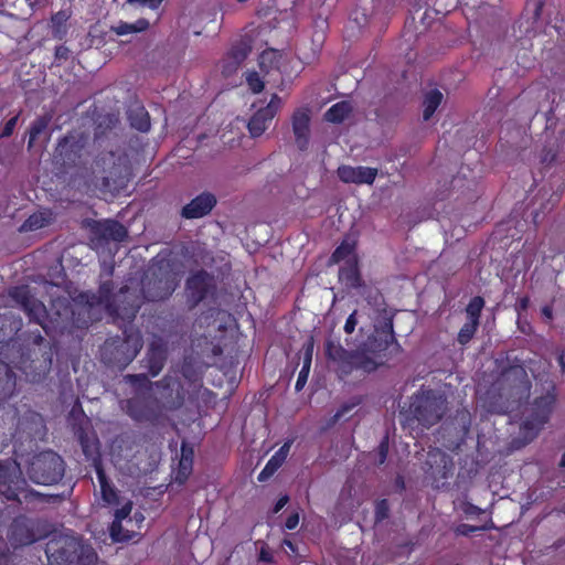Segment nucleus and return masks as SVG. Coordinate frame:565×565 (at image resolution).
Here are the masks:
<instances>
[{"label":"nucleus","instance_id":"nucleus-1","mask_svg":"<svg viewBox=\"0 0 565 565\" xmlns=\"http://www.w3.org/2000/svg\"><path fill=\"white\" fill-rule=\"evenodd\" d=\"M393 338V324L388 321L382 330L376 329L375 334L356 351L349 352L340 344L329 342L327 354L330 360L337 363L341 373L345 375L354 369L372 372L383 363L381 353L388 348Z\"/></svg>","mask_w":565,"mask_h":565},{"label":"nucleus","instance_id":"nucleus-2","mask_svg":"<svg viewBox=\"0 0 565 565\" xmlns=\"http://www.w3.org/2000/svg\"><path fill=\"white\" fill-rule=\"evenodd\" d=\"M45 554L51 565H92L96 554L73 533L54 534L46 543Z\"/></svg>","mask_w":565,"mask_h":565},{"label":"nucleus","instance_id":"nucleus-3","mask_svg":"<svg viewBox=\"0 0 565 565\" xmlns=\"http://www.w3.org/2000/svg\"><path fill=\"white\" fill-rule=\"evenodd\" d=\"M87 302L88 306L85 307L84 310L88 313L100 307L109 316L127 321H131L140 308L139 297L132 296L127 286L121 288L120 291L114 296V299H111V286L108 282H104L100 286L98 297L93 296L92 301Z\"/></svg>","mask_w":565,"mask_h":565},{"label":"nucleus","instance_id":"nucleus-4","mask_svg":"<svg viewBox=\"0 0 565 565\" xmlns=\"http://www.w3.org/2000/svg\"><path fill=\"white\" fill-rule=\"evenodd\" d=\"M93 183L102 191L114 192L124 186L128 177L127 159L113 151L103 152L92 164Z\"/></svg>","mask_w":565,"mask_h":565},{"label":"nucleus","instance_id":"nucleus-5","mask_svg":"<svg viewBox=\"0 0 565 565\" xmlns=\"http://www.w3.org/2000/svg\"><path fill=\"white\" fill-rule=\"evenodd\" d=\"M169 263L160 259L149 267L142 281V292L146 299L156 301L169 297L178 286L177 275L168 271Z\"/></svg>","mask_w":565,"mask_h":565},{"label":"nucleus","instance_id":"nucleus-6","mask_svg":"<svg viewBox=\"0 0 565 565\" xmlns=\"http://www.w3.org/2000/svg\"><path fill=\"white\" fill-rule=\"evenodd\" d=\"M446 409L445 398L433 391H422L412 397L409 414L422 426L430 427L443 416Z\"/></svg>","mask_w":565,"mask_h":565},{"label":"nucleus","instance_id":"nucleus-7","mask_svg":"<svg viewBox=\"0 0 565 565\" xmlns=\"http://www.w3.org/2000/svg\"><path fill=\"white\" fill-rule=\"evenodd\" d=\"M64 476V461L54 451H44L33 458L29 477L40 484L57 483Z\"/></svg>","mask_w":565,"mask_h":565},{"label":"nucleus","instance_id":"nucleus-8","mask_svg":"<svg viewBox=\"0 0 565 565\" xmlns=\"http://www.w3.org/2000/svg\"><path fill=\"white\" fill-rule=\"evenodd\" d=\"M25 481L21 478L20 467L15 461L0 460V494L8 500L20 501Z\"/></svg>","mask_w":565,"mask_h":565},{"label":"nucleus","instance_id":"nucleus-9","mask_svg":"<svg viewBox=\"0 0 565 565\" xmlns=\"http://www.w3.org/2000/svg\"><path fill=\"white\" fill-rule=\"evenodd\" d=\"M9 296L23 309L30 320L45 329L46 308L38 300L28 286H18L9 290Z\"/></svg>","mask_w":565,"mask_h":565},{"label":"nucleus","instance_id":"nucleus-10","mask_svg":"<svg viewBox=\"0 0 565 565\" xmlns=\"http://www.w3.org/2000/svg\"><path fill=\"white\" fill-rule=\"evenodd\" d=\"M426 473L436 488L444 486L445 480L452 476V459L440 449H431L427 454Z\"/></svg>","mask_w":565,"mask_h":565},{"label":"nucleus","instance_id":"nucleus-11","mask_svg":"<svg viewBox=\"0 0 565 565\" xmlns=\"http://www.w3.org/2000/svg\"><path fill=\"white\" fill-rule=\"evenodd\" d=\"M44 533L40 532L38 524L25 518H18L10 527V542L14 547L24 546L40 540Z\"/></svg>","mask_w":565,"mask_h":565},{"label":"nucleus","instance_id":"nucleus-12","mask_svg":"<svg viewBox=\"0 0 565 565\" xmlns=\"http://www.w3.org/2000/svg\"><path fill=\"white\" fill-rule=\"evenodd\" d=\"M282 104L278 95H273L271 99L266 107L259 108L248 121V131L252 137L256 138L262 136L267 129L269 122L273 120Z\"/></svg>","mask_w":565,"mask_h":565},{"label":"nucleus","instance_id":"nucleus-13","mask_svg":"<svg viewBox=\"0 0 565 565\" xmlns=\"http://www.w3.org/2000/svg\"><path fill=\"white\" fill-rule=\"evenodd\" d=\"M127 412L136 420H152L160 414L161 406L157 399L136 396L127 402Z\"/></svg>","mask_w":565,"mask_h":565},{"label":"nucleus","instance_id":"nucleus-14","mask_svg":"<svg viewBox=\"0 0 565 565\" xmlns=\"http://www.w3.org/2000/svg\"><path fill=\"white\" fill-rule=\"evenodd\" d=\"M291 127L295 143L299 150H306L310 141V114L306 108L295 110L291 116Z\"/></svg>","mask_w":565,"mask_h":565},{"label":"nucleus","instance_id":"nucleus-15","mask_svg":"<svg viewBox=\"0 0 565 565\" xmlns=\"http://www.w3.org/2000/svg\"><path fill=\"white\" fill-rule=\"evenodd\" d=\"M338 177L344 183L372 184L377 175L376 168L340 166Z\"/></svg>","mask_w":565,"mask_h":565},{"label":"nucleus","instance_id":"nucleus-16","mask_svg":"<svg viewBox=\"0 0 565 565\" xmlns=\"http://www.w3.org/2000/svg\"><path fill=\"white\" fill-rule=\"evenodd\" d=\"M92 241H115L121 242L127 236L126 228L116 221L105 220L96 222L92 227Z\"/></svg>","mask_w":565,"mask_h":565},{"label":"nucleus","instance_id":"nucleus-17","mask_svg":"<svg viewBox=\"0 0 565 565\" xmlns=\"http://www.w3.org/2000/svg\"><path fill=\"white\" fill-rule=\"evenodd\" d=\"M131 510V501L125 502L120 509L116 510L114 521L110 525V536L114 541L124 542L132 539V531L122 525V521H126L127 525L132 523V520L129 519Z\"/></svg>","mask_w":565,"mask_h":565},{"label":"nucleus","instance_id":"nucleus-18","mask_svg":"<svg viewBox=\"0 0 565 565\" xmlns=\"http://www.w3.org/2000/svg\"><path fill=\"white\" fill-rule=\"evenodd\" d=\"M541 404H544V407L539 411L536 416L533 419L525 420L521 426V434L524 436L523 445L530 443L548 419L551 399H541L536 403L537 408H540Z\"/></svg>","mask_w":565,"mask_h":565},{"label":"nucleus","instance_id":"nucleus-19","mask_svg":"<svg viewBox=\"0 0 565 565\" xmlns=\"http://www.w3.org/2000/svg\"><path fill=\"white\" fill-rule=\"evenodd\" d=\"M216 204V199L211 193H202L183 206L181 215L184 218L203 217L211 212Z\"/></svg>","mask_w":565,"mask_h":565},{"label":"nucleus","instance_id":"nucleus-20","mask_svg":"<svg viewBox=\"0 0 565 565\" xmlns=\"http://www.w3.org/2000/svg\"><path fill=\"white\" fill-rule=\"evenodd\" d=\"M209 287V275L205 271H199L192 275L186 281V288L194 302H199L205 296Z\"/></svg>","mask_w":565,"mask_h":565},{"label":"nucleus","instance_id":"nucleus-21","mask_svg":"<svg viewBox=\"0 0 565 565\" xmlns=\"http://www.w3.org/2000/svg\"><path fill=\"white\" fill-rule=\"evenodd\" d=\"M15 375L10 366L0 362V402L10 398L15 392Z\"/></svg>","mask_w":565,"mask_h":565},{"label":"nucleus","instance_id":"nucleus-22","mask_svg":"<svg viewBox=\"0 0 565 565\" xmlns=\"http://www.w3.org/2000/svg\"><path fill=\"white\" fill-rule=\"evenodd\" d=\"M147 360L151 376H157L162 370L166 360V351L163 347L153 342L147 354Z\"/></svg>","mask_w":565,"mask_h":565},{"label":"nucleus","instance_id":"nucleus-23","mask_svg":"<svg viewBox=\"0 0 565 565\" xmlns=\"http://www.w3.org/2000/svg\"><path fill=\"white\" fill-rule=\"evenodd\" d=\"M128 118L130 125L139 131L146 132L150 129V117L142 106L130 108Z\"/></svg>","mask_w":565,"mask_h":565},{"label":"nucleus","instance_id":"nucleus-24","mask_svg":"<svg viewBox=\"0 0 565 565\" xmlns=\"http://www.w3.org/2000/svg\"><path fill=\"white\" fill-rule=\"evenodd\" d=\"M444 95L438 89H431L428 93H426L423 102V119L425 121L429 120L437 108L440 106L443 102Z\"/></svg>","mask_w":565,"mask_h":565},{"label":"nucleus","instance_id":"nucleus-25","mask_svg":"<svg viewBox=\"0 0 565 565\" xmlns=\"http://www.w3.org/2000/svg\"><path fill=\"white\" fill-rule=\"evenodd\" d=\"M96 472L100 486L103 500L108 504H117L119 500L116 489L108 482L106 475L102 468L97 467Z\"/></svg>","mask_w":565,"mask_h":565},{"label":"nucleus","instance_id":"nucleus-26","mask_svg":"<svg viewBox=\"0 0 565 565\" xmlns=\"http://www.w3.org/2000/svg\"><path fill=\"white\" fill-rule=\"evenodd\" d=\"M354 242L350 239H344L340 246L333 252L330 262L340 263L345 260L347 264L355 262L354 258Z\"/></svg>","mask_w":565,"mask_h":565},{"label":"nucleus","instance_id":"nucleus-27","mask_svg":"<svg viewBox=\"0 0 565 565\" xmlns=\"http://www.w3.org/2000/svg\"><path fill=\"white\" fill-rule=\"evenodd\" d=\"M18 425L23 431L33 435L40 431V428L43 426V419L40 414L29 411L23 418L19 420Z\"/></svg>","mask_w":565,"mask_h":565},{"label":"nucleus","instance_id":"nucleus-28","mask_svg":"<svg viewBox=\"0 0 565 565\" xmlns=\"http://www.w3.org/2000/svg\"><path fill=\"white\" fill-rule=\"evenodd\" d=\"M149 23L145 19H139L135 23L128 22H118L117 24L111 26V31L117 35H127L132 33H138L148 29Z\"/></svg>","mask_w":565,"mask_h":565},{"label":"nucleus","instance_id":"nucleus-29","mask_svg":"<svg viewBox=\"0 0 565 565\" xmlns=\"http://www.w3.org/2000/svg\"><path fill=\"white\" fill-rule=\"evenodd\" d=\"M51 214L46 212L34 213L29 216V218L21 225L20 231L29 232L36 231L50 223Z\"/></svg>","mask_w":565,"mask_h":565},{"label":"nucleus","instance_id":"nucleus-30","mask_svg":"<svg viewBox=\"0 0 565 565\" xmlns=\"http://www.w3.org/2000/svg\"><path fill=\"white\" fill-rule=\"evenodd\" d=\"M312 343H308L303 353V365L298 374V379L295 385L296 391H301L307 383L311 360H312Z\"/></svg>","mask_w":565,"mask_h":565},{"label":"nucleus","instance_id":"nucleus-31","mask_svg":"<svg viewBox=\"0 0 565 565\" xmlns=\"http://www.w3.org/2000/svg\"><path fill=\"white\" fill-rule=\"evenodd\" d=\"M252 51V46L248 41H241L233 45L228 54V61L234 60V66H241Z\"/></svg>","mask_w":565,"mask_h":565},{"label":"nucleus","instance_id":"nucleus-32","mask_svg":"<svg viewBox=\"0 0 565 565\" xmlns=\"http://www.w3.org/2000/svg\"><path fill=\"white\" fill-rule=\"evenodd\" d=\"M350 111V104L347 102H340L327 110L324 118L330 122H341Z\"/></svg>","mask_w":565,"mask_h":565},{"label":"nucleus","instance_id":"nucleus-33","mask_svg":"<svg viewBox=\"0 0 565 565\" xmlns=\"http://www.w3.org/2000/svg\"><path fill=\"white\" fill-rule=\"evenodd\" d=\"M281 54L276 50H266L259 56V66L265 72L279 67Z\"/></svg>","mask_w":565,"mask_h":565},{"label":"nucleus","instance_id":"nucleus-34","mask_svg":"<svg viewBox=\"0 0 565 565\" xmlns=\"http://www.w3.org/2000/svg\"><path fill=\"white\" fill-rule=\"evenodd\" d=\"M348 266L342 267L339 271V278L348 287H358L360 285V278L355 262L347 264Z\"/></svg>","mask_w":565,"mask_h":565},{"label":"nucleus","instance_id":"nucleus-35","mask_svg":"<svg viewBox=\"0 0 565 565\" xmlns=\"http://www.w3.org/2000/svg\"><path fill=\"white\" fill-rule=\"evenodd\" d=\"M126 339L125 344L130 351V359H134L142 348V340L140 333L136 330H125Z\"/></svg>","mask_w":565,"mask_h":565},{"label":"nucleus","instance_id":"nucleus-36","mask_svg":"<svg viewBox=\"0 0 565 565\" xmlns=\"http://www.w3.org/2000/svg\"><path fill=\"white\" fill-rule=\"evenodd\" d=\"M68 20V14L65 11H60L55 13L51 19V28L52 33L55 38L62 39L66 32V21Z\"/></svg>","mask_w":565,"mask_h":565},{"label":"nucleus","instance_id":"nucleus-37","mask_svg":"<svg viewBox=\"0 0 565 565\" xmlns=\"http://www.w3.org/2000/svg\"><path fill=\"white\" fill-rule=\"evenodd\" d=\"M483 306L484 300L481 297L472 298L466 308L468 320L479 322Z\"/></svg>","mask_w":565,"mask_h":565},{"label":"nucleus","instance_id":"nucleus-38","mask_svg":"<svg viewBox=\"0 0 565 565\" xmlns=\"http://www.w3.org/2000/svg\"><path fill=\"white\" fill-rule=\"evenodd\" d=\"M479 322L468 320L458 333V342L460 344H467L475 335Z\"/></svg>","mask_w":565,"mask_h":565},{"label":"nucleus","instance_id":"nucleus-39","mask_svg":"<svg viewBox=\"0 0 565 565\" xmlns=\"http://www.w3.org/2000/svg\"><path fill=\"white\" fill-rule=\"evenodd\" d=\"M290 449V444L286 443L284 444L275 454L274 456L268 460L270 466L278 469L286 460L288 452Z\"/></svg>","mask_w":565,"mask_h":565},{"label":"nucleus","instance_id":"nucleus-40","mask_svg":"<svg viewBox=\"0 0 565 565\" xmlns=\"http://www.w3.org/2000/svg\"><path fill=\"white\" fill-rule=\"evenodd\" d=\"M20 369L25 374V376H26V379L29 381H31V382H39L43 377V375L45 374L47 365L46 364L43 365L41 371L35 372V371L31 370V365H26V362L23 361L22 365L20 366Z\"/></svg>","mask_w":565,"mask_h":565},{"label":"nucleus","instance_id":"nucleus-41","mask_svg":"<svg viewBox=\"0 0 565 565\" xmlns=\"http://www.w3.org/2000/svg\"><path fill=\"white\" fill-rule=\"evenodd\" d=\"M46 126L47 121L44 118H39L33 122L30 129L29 147H31L36 137L46 129Z\"/></svg>","mask_w":565,"mask_h":565},{"label":"nucleus","instance_id":"nucleus-42","mask_svg":"<svg viewBox=\"0 0 565 565\" xmlns=\"http://www.w3.org/2000/svg\"><path fill=\"white\" fill-rule=\"evenodd\" d=\"M246 82L253 93H260L264 88V82L256 72H250L246 75Z\"/></svg>","mask_w":565,"mask_h":565},{"label":"nucleus","instance_id":"nucleus-43","mask_svg":"<svg viewBox=\"0 0 565 565\" xmlns=\"http://www.w3.org/2000/svg\"><path fill=\"white\" fill-rule=\"evenodd\" d=\"M388 515V503L386 500H382L377 502L376 509H375V520L382 521Z\"/></svg>","mask_w":565,"mask_h":565},{"label":"nucleus","instance_id":"nucleus-44","mask_svg":"<svg viewBox=\"0 0 565 565\" xmlns=\"http://www.w3.org/2000/svg\"><path fill=\"white\" fill-rule=\"evenodd\" d=\"M483 530V527H480V526H475V525H470V524H466V523H462L460 525H458L456 527V533L458 535H465V536H468L475 532H478V531H481Z\"/></svg>","mask_w":565,"mask_h":565},{"label":"nucleus","instance_id":"nucleus-45","mask_svg":"<svg viewBox=\"0 0 565 565\" xmlns=\"http://www.w3.org/2000/svg\"><path fill=\"white\" fill-rule=\"evenodd\" d=\"M238 67L239 66H234V60H230L228 61V54L223 60V70H222V72H223V74L225 76H230L231 74L236 72Z\"/></svg>","mask_w":565,"mask_h":565},{"label":"nucleus","instance_id":"nucleus-46","mask_svg":"<svg viewBox=\"0 0 565 565\" xmlns=\"http://www.w3.org/2000/svg\"><path fill=\"white\" fill-rule=\"evenodd\" d=\"M278 469H276L275 467L270 466L269 462L266 463L265 468L260 471V473L258 475V481L263 482L265 480H267L268 478H270Z\"/></svg>","mask_w":565,"mask_h":565},{"label":"nucleus","instance_id":"nucleus-47","mask_svg":"<svg viewBox=\"0 0 565 565\" xmlns=\"http://www.w3.org/2000/svg\"><path fill=\"white\" fill-rule=\"evenodd\" d=\"M17 121H18V117L14 116L12 117L11 119H9L4 127H3V130L1 132V137H9L12 135L13 130H14V127L17 125Z\"/></svg>","mask_w":565,"mask_h":565},{"label":"nucleus","instance_id":"nucleus-48","mask_svg":"<svg viewBox=\"0 0 565 565\" xmlns=\"http://www.w3.org/2000/svg\"><path fill=\"white\" fill-rule=\"evenodd\" d=\"M355 315H356V311L352 312L347 321H345V324H344V331L348 333V334H351L354 330H355V327L358 324V320L355 318Z\"/></svg>","mask_w":565,"mask_h":565},{"label":"nucleus","instance_id":"nucleus-49","mask_svg":"<svg viewBox=\"0 0 565 565\" xmlns=\"http://www.w3.org/2000/svg\"><path fill=\"white\" fill-rule=\"evenodd\" d=\"M163 0H128L130 3H140L146 6L152 10H156L160 7Z\"/></svg>","mask_w":565,"mask_h":565},{"label":"nucleus","instance_id":"nucleus-50","mask_svg":"<svg viewBox=\"0 0 565 565\" xmlns=\"http://www.w3.org/2000/svg\"><path fill=\"white\" fill-rule=\"evenodd\" d=\"M354 405L345 404L343 405L333 416V420L337 422L343 417H345L352 409Z\"/></svg>","mask_w":565,"mask_h":565},{"label":"nucleus","instance_id":"nucleus-51","mask_svg":"<svg viewBox=\"0 0 565 565\" xmlns=\"http://www.w3.org/2000/svg\"><path fill=\"white\" fill-rule=\"evenodd\" d=\"M70 50L64 45H60L55 49V58L56 60H67L70 57Z\"/></svg>","mask_w":565,"mask_h":565},{"label":"nucleus","instance_id":"nucleus-52","mask_svg":"<svg viewBox=\"0 0 565 565\" xmlns=\"http://www.w3.org/2000/svg\"><path fill=\"white\" fill-rule=\"evenodd\" d=\"M299 524V514L298 513H292L291 515L288 516V519L286 520V527L288 530H294L298 526Z\"/></svg>","mask_w":565,"mask_h":565},{"label":"nucleus","instance_id":"nucleus-53","mask_svg":"<svg viewBox=\"0 0 565 565\" xmlns=\"http://www.w3.org/2000/svg\"><path fill=\"white\" fill-rule=\"evenodd\" d=\"M131 384H143V383H149V380L146 375L143 374H138V375H128L126 377Z\"/></svg>","mask_w":565,"mask_h":565},{"label":"nucleus","instance_id":"nucleus-54","mask_svg":"<svg viewBox=\"0 0 565 565\" xmlns=\"http://www.w3.org/2000/svg\"><path fill=\"white\" fill-rule=\"evenodd\" d=\"M180 466H181V469L179 470V472L175 477V480L179 481L180 483H182L186 479L189 471H188V467L185 466L184 460H181Z\"/></svg>","mask_w":565,"mask_h":565},{"label":"nucleus","instance_id":"nucleus-55","mask_svg":"<svg viewBox=\"0 0 565 565\" xmlns=\"http://www.w3.org/2000/svg\"><path fill=\"white\" fill-rule=\"evenodd\" d=\"M288 497L287 495H284L281 497L275 504V508H274V512L277 513L279 512L288 502Z\"/></svg>","mask_w":565,"mask_h":565},{"label":"nucleus","instance_id":"nucleus-56","mask_svg":"<svg viewBox=\"0 0 565 565\" xmlns=\"http://www.w3.org/2000/svg\"><path fill=\"white\" fill-rule=\"evenodd\" d=\"M387 448H388V446L384 441L380 445V456H381L380 463L384 462V460L386 458V454H387Z\"/></svg>","mask_w":565,"mask_h":565},{"label":"nucleus","instance_id":"nucleus-57","mask_svg":"<svg viewBox=\"0 0 565 565\" xmlns=\"http://www.w3.org/2000/svg\"><path fill=\"white\" fill-rule=\"evenodd\" d=\"M542 315L547 319L551 320L553 318V309L550 306H545L542 308Z\"/></svg>","mask_w":565,"mask_h":565},{"label":"nucleus","instance_id":"nucleus-58","mask_svg":"<svg viewBox=\"0 0 565 565\" xmlns=\"http://www.w3.org/2000/svg\"><path fill=\"white\" fill-rule=\"evenodd\" d=\"M42 288H43L45 291L51 292V291H53V290L58 289V286H57V285H55V284H52V282H44V284H43V286H42Z\"/></svg>","mask_w":565,"mask_h":565},{"label":"nucleus","instance_id":"nucleus-59","mask_svg":"<svg viewBox=\"0 0 565 565\" xmlns=\"http://www.w3.org/2000/svg\"><path fill=\"white\" fill-rule=\"evenodd\" d=\"M558 363L562 369V372L565 374V353L564 352H561L558 354Z\"/></svg>","mask_w":565,"mask_h":565},{"label":"nucleus","instance_id":"nucleus-60","mask_svg":"<svg viewBox=\"0 0 565 565\" xmlns=\"http://www.w3.org/2000/svg\"><path fill=\"white\" fill-rule=\"evenodd\" d=\"M561 466L562 467H565V452L563 454L562 456V459H561Z\"/></svg>","mask_w":565,"mask_h":565},{"label":"nucleus","instance_id":"nucleus-61","mask_svg":"<svg viewBox=\"0 0 565 565\" xmlns=\"http://www.w3.org/2000/svg\"><path fill=\"white\" fill-rule=\"evenodd\" d=\"M288 547H290L291 550H294V545L290 541H285L284 542Z\"/></svg>","mask_w":565,"mask_h":565},{"label":"nucleus","instance_id":"nucleus-62","mask_svg":"<svg viewBox=\"0 0 565 565\" xmlns=\"http://www.w3.org/2000/svg\"><path fill=\"white\" fill-rule=\"evenodd\" d=\"M32 4V0H28Z\"/></svg>","mask_w":565,"mask_h":565}]
</instances>
